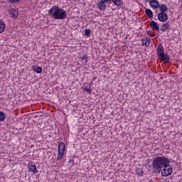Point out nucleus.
I'll return each mask as SVG.
<instances>
[{"label": "nucleus", "mask_w": 182, "mask_h": 182, "mask_svg": "<svg viewBox=\"0 0 182 182\" xmlns=\"http://www.w3.org/2000/svg\"><path fill=\"white\" fill-rule=\"evenodd\" d=\"M144 45H145L146 46H149V44L147 43V41H146V40H144V42L143 43Z\"/></svg>", "instance_id": "obj_28"}, {"label": "nucleus", "mask_w": 182, "mask_h": 182, "mask_svg": "<svg viewBox=\"0 0 182 182\" xmlns=\"http://www.w3.org/2000/svg\"><path fill=\"white\" fill-rule=\"evenodd\" d=\"M5 31V23L0 20V33H2Z\"/></svg>", "instance_id": "obj_16"}, {"label": "nucleus", "mask_w": 182, "mask_h": 182, "mask_svg": "<svg viewBox=\"0 0 182 182\" xmlns=\"http://www.w3.org/2000/svg\"><path fill=\"white\" fill-rule=\"evenodd\" d=\"M82 60L85 61V63H87V60L89 59V57H87V55H83L82 57L80 58Z\"/></svg>", "instance_id": "obj_21"}, {"label": "nucleus", "mask_w": 182, "mask_h": 182, "mask_svg": "<svg viewBox=\"0 0 182 182\" xmlns=\"http://www.w3.org/2000/svg\"><path fill=\"white\" fill-rule=\"evenodd\" d=\"M117 1V6H123V1L122 0H116Z\"/></svg>", "instance_id": "obj_23"}, {"label": "nucleus", "mask_w": 182, "mask_h": 182, "mask_svg": "<svg viewBox=\"0 0 182 182\" xmlns=\"http://www.w3.org/2000/svg\"><path fill=\"white\" fill-rule=\"evenodd\" d=\"M97 6L100 11H105L107 6H106V2H105L103 0H101L98 2Z\"/></svg>", "instance_id": "obj_7"}, {"label": "nucleus", "mask_w": 182, "mask_h": 182, "mask_svg": "<svg viewBox=\"0 0 182 182\" xmlns=\"http://www.w3.org/2000/svg\"><path fill=\"white\" fill-rule=\"evenodd\" d=\"M136 173L137 174V176H140L141 177H143V174H144V172L143 171V169L140 168H137L136 169Z\"/></svg>", "instance_id": "obj_17"}, {"label": "nucleus", "mask_w": 182, "mask_h": 182, "mask_svg": "<svg viewBox=\"0 0 182 182\" xmlns=\"http://www.w3.org/2000/svg\"><path fill=\"white\" fill-rule=\"evenodd\" d=\"M169 28L170 25H168V22H166L161 26V31L162 32H166V31H167V29H168Z\"/></svg>", "instance_id": "obj_13"}, {"label": "nucleus", "mask_w": 182, "mask_h": 182, "mask_svg": "<svg viewBox=\"0 0 182 182\" xmlns=\"http://www.w3.org/2000/svg\"><path fill=\"white\" fill-rule=\"evenodd\" d=\"M158 19L160 22H167L168 21V16L166 13L160 12L158 14Z\"/></svg>", "instance_id": "obj_4"}, {"label": "nucleus", "mask_w": 182, "mask_h": 182, "mask_svg": "<svg viewBox=\"0 0 182 182\" xmlns=\"http://www.w3.org/2000/svg\"><path fill=\"white\" fill-rule=\"evenodd\" d=\"M147 35L151 36V33L150 31H147Z\"/></svg>", "instance_id": "obj_30"}, {"label": "nucleus", "mask_w": 182, "mask_h": 182, "mask_svg": "<svg viewBox=\"0 0 182 182\" xmlns=\"http://www.w3.org/2000/svg\"><path fill=\"white\" fill-rule=\"evenodd\" d=\"M145 12L149 18H153V11H151V10L149 9H146Z\"/></svg>", "instance_id": "obj_18"}, {"label": "nucleus", "mask_w": 182, "mask_h": 182, "mask_svg": "<svg viewBox=\"0 0 182 182\" xmlns=\"http://www.w3.org/2000/svg\"><path fill=\"white\" fill-rule=\"evenodd\" d=\"M149 4L154 9H157V8L160 6V3H159V1L157 0H151Z\"/></svg>", "instance_id": "obj_6"}, {"label": "nucleus", "mask_w": 182, "mask_h": 182, "mask_svg": "<svg viewBox=\"0 0 182 182\" xmlns=\"http://www.w3.org/2000/svg\"><path fill=\"white\" fill-rule=\"evenodd\" d=\"M85 92H87L88 95H90L92 93V90L90 88H84Z\"/></svg>", "instance_id": "obj_25"}, {"label": "nucleus", "mask_w": 182, "mask_h": 182, "mask_svg": "<svg viewBox=\"0 0 182 182\" xmlns=\"http://www.w3.org/2000/svg\"><path fill=\"white\" fill-rule=\"evenodd\" d=\"M9 4H18L21 2V0H7Z\"/></svg>", "instance_id": "obj_22"}, {"label": "nucleus", "mask_w": 182, "mask_h": 182, "mask_svg": "<svg viewBox=\"0 0 182 182\" xmlns=\"http://www.w3.org/2000/svg\"><path fill=\"white\" fill-rule=\"evenodd\" d=\"M149 182H153V180H150Z\"/></svg>", "instance_id": "obj_31"}, {"label": "nucleus", "mask_w": 182, "mask_h": 182, "mask_svg": "<svg viewBox=\"0 0 182 182\" xmlns=\"http://www.w3.org/2000/svg\"><path fill=\"white\" fill-rule=\"evenodd\" d=\"M150 26L153 31H159L160 27L159 26V23L154 21H151L150 23Z\"/></svg>", "instance_id": "obj_8"}, {"label": "nucleus", "mask_w": 182, "mask_h": 182, "mask_svg": "<svg viewBox=\"0 0 182 182\" xmlns=\"http://www.w3.org/2000/svg\"><path fill=\"white\" fill-rule=\"evenodd\" d=\"M10 15L11 18H14V19H16V18H18V10L15 9H11V11H10Z\"/></svg>", "instance_id": "obj_9"}, {"label": "nucleus", "mask_w": 182, "mask_h": 182, "mask_svg": "<svg viewBox=\"0 0 182 182\" xmlns=\"http://www.w3.org/2000/svg\"><path fill=\"white\" fill-rule=\"evenodd\" d=\"M48 14L52 18L58 20L65 19L68 16L66 11L58 6H53L49 11Z\"/></svg>", "instance_id": "obj_2"}, {"label": "nucleus", "mask_w": 182, "mask_h": 182, "mask_svg": "<svg viewBox=\"0 0 182 182\" xmlns=\"http://www.w3.org/2000/svg\"><path fill=\"white\" fill-rule=\"evenodd\" d=\"M159 59H161L163 62H164L165 63H167L170 60V55L167 54H164L163 55L159 57Z\"/></svg>", "instance_id": "obj_10"}, {"label": "nucleus", "mask_w": 182, "mask_h": 182, "mask_svg": "<svg viewBox=\"0 0 182 182\" xmlns=\"http://www.w3.org/2000/svg\"><path fill=\"white\" fill-rule=\"evenodd\" d=\"M158 8L160 9L161 12H163L164 14H166V12H167V11H168V7H167V5L166 4H159V6H158Z\"/></svg>", "instance_id": "obj_12"}, {"label": "nucleus", "mask_w": 182, "mask_h": 182, "mask_svg": "<svg viewBox=\"0 0 182 182\" xmlns=\"http://www.w3.org/2000/svg\"><path fill=\"white\" fill-rule=\"evenodd\" d=\"M112 1L113 4H114L117 6V0H111Z\"/></svg>", "instance_id": "obj_27"}, {"label": "nucleus", "mask_w": 182, "mask_h": 182, "mask_svg": "<svg viewBox=\"0 0 182 182\" xmlns=\"http://www.w3.org/2000/svg\"><path fill=\"white\" fill-rule=\"evenodd\" d=\"M32 68L34 72H36L37 73H42V68L38 65H34Z\"/></svg>", "instance_id": "obj_15"}, {"label": "nucleus", "mask_w": 182, "mask_h": 182, "mask_svg": "<svg viewBox=\"0 0 182 182\" xmlns=\"http://www.w3.org/2000/svg\"><path fill=\"white\" fill-rule=\"evenodd\" d=\"M58 151L65 153V143L60 142L58 145Z\"/></svg>", "instance_id": "obj_14"}, {"label": "nucleus", "mask_w": 182, "mask_h": 182, "mask_svg": "<svg viewBox=\"0 0 182 182\" xmlns=\"http://www.w3.org/2000/svg\"><path fill=\"white\" fill-rule=\"evenodd\" d=\"M64 154H65V152L58 151L57 160H62V157H63Z\"/></svg>", "instance_id": "obj_20"}, {"label": "nucleus", "mask_w": 182, "mask_h": 182, "mask_svg": "<svg viewBox=\"0 0 182 182\" xmlns=\"http://www.w3.org/2000/svg\"><path fill=\"white\" fill-rule=\"evenodd\" d=\"M166 164H170V159L164 156H157L154 158L152 164L154 173H158V174H160V171H161L163 167Z\"/></svg>", "instance_id": "obj_1"}, {"label": "nucleus", "mask_w": 182, "mask_h": 182, "mask_svg": "<svg viewBox=\"0 0 182 182\" xmlns=\"http://www.w3.org/2000/svg\"><path fill=\"white\" fill-rule=\"evenodd\" d=\"M146 42L148 45H150V42H151V40H150V38L146 37Z\"/></svg>", "instance_id": "obj_26"}, {"label": "nucleus", "mask_w": 182, "mask_h": 182, "mask_svg": "<svg viewBox=\"0 0 182 182\" xmlns=\"http://www.w3.org/2000/svg\"><path fill=\"white\" fill-rule=\"evenodd\" d=\"M157 53H158L159 58H161V56H163V55H164V48L161 43L159 44V46L157 48Z\"/></svg>", "instance_id": "obj_5"}, {"label": "nucleus", "mask_w": 182, "mask_h": 182, "mask_svg": "<svg viewBox=\"0 0 182 182\" xmlns=\"http://www.w3.org/2000/svg\"><path fill=\"white\" fill-rule=\"evenodd\" d=\"M102 1H104L105 3L111 2L112 1V0H102Z\"/></svg>", "instance_id": "obj_29"}, {"label": "nucleus", "mask_w": 182, "mask_h": 182, "mask_svg": "<svg viewBox=\"0 0 182 182\" xmlns=\"http://www.w3.org/2000/svg\"><path fill=\"white\" fill-rule=\"evenodd\" d=\"M28 171H31L32 173L36 174V173H38V168H36V165H31V164H29Z\"/></svg>", "instance_id": "obj_11"}, {"label": "nucleus", "mask_w": 182, "mask_h": 182, "mask_svg": "<svg viewBox=\"0 0 182 182\" xmlns=\"http://www.w3.org/2000/svg\"><path fill=\"white\" fill-rule=\"evenodd\" d=\"M90 33H91L90 29H85V36H89L90 35Z\"/></svg>", "instance_id": "obj_24"}, {"label": "nucleus", "mask_w": 182, "mask_h": 182, "mask_svg": "<svg viewBox=\"0 0 182 182\" xmlns=\"http://www.w3.org/2000/svg\"><path fill=\"white\" fill-rule=\"evenodd\" d=\"M163 168L164 169L161 172L163 177H168V176H171V173H173V168L170 166V164L165 165Z\"/></svg>", "instance_id": "obj_3"}, {"label": "nucleus", "mask_w": 182, "mask_h": 182, "mask_svg": "<svg viewBox=\"0 0 182 182\" xmlns=\"http://www.w3.org/2000/svg\"><path fill=\"white\" fill-rule=\"evenodd\" d=\"M5 113L2 111H0V122H4V120H5Z\"/></svg>", "instance_id": "obj_19"}]
</instances>
